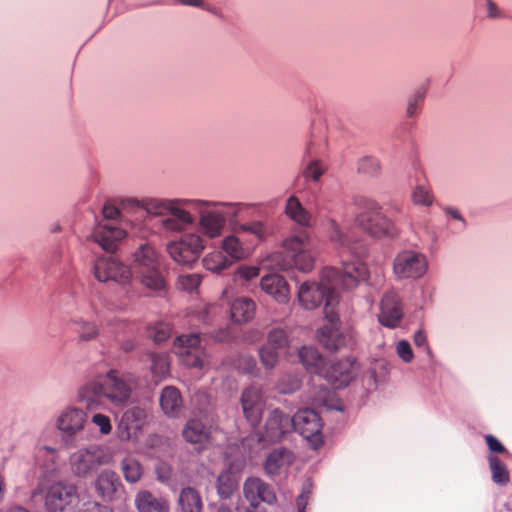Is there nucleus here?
Listing matches in <instances>:
<instances>
[{
	"label": "nucleus",
	"instance_id": "f257e3e1",
	"mask_svg": "<svg viewBox=\"0 0 512 512\" xmlns=\"http://www.w3.org/2000/svg\"><path fill=\"white\" fill-rule=\"evenodd\" d=\"M183 201L187 203L180 207L190 218L179 223L178 229L165 231L180 234L196 226L197 232L186 233L179 239L168 242L166 251L177 265L192 267L207 247V240L219 239L224 234L226 218L236 220L247 206L200 198H184Z\"/></svg>",
	"mask_w": 512,
	"mask_h": 512
},
{
	"label": "nucleus",
	"instance_id": "f03ea898",
	"mask_svg": "<svg viewBox=\"0 0 512 512\" xmlns=\"http://www.w3.org/2000/svg\"><path fill=\"white\" fill-rule=\"evenodd\" d=\"M342 271L336 268H325L320 280L306 281L298 289V302L305 310H314L324 303L325 319H333L334 311L339 303L336 292L338 287L352 289L368 276V270L360 261L342 262Z\"/></svg>",
	"mask_w": 512,
	"mask_h": 512
},
{
	"label": "nucleus",
	"instance_id": "7ed1b4c3",
	"mask_svg": "<svg viewBox=\"0 0 512 512\" xmlns=\"http://www.w3.org/2000/svg\"><path fill=\"white\" fill-rule=\"evenodd\" d=\"M299 358L305 369L317 375L312 379L310 395L315 406L334 408V393L324 386L323 380L335 388H341L350 383L358 373V365L350 358L332 364L324 369V359L313 347H303L299 350Z\"/></svg>",
	"mask_w": 512,
	"mask_h": 512
},
{
	"label": "nucleus",
	"instance_id": "20e7f679",
	"mask_svg": "<svg viewBox=\"0 0 512 512\" xmlns=\"http://www.w3.org/2000/svg\"><path fill=\"white\" fill-rule=\"evenodd\" d=\"M35 459L39 465L43 482L41 491L44 493V506L49 512H63L77 497V487L65 481H54L49 479L59 475L60 469L57 465L59 453L55 447L37 445Z\"/></svg>",
	"mask_w": 512,
	"mask_h": 512
},
{
	"label": "nucleus",
	"instance_id": "39448f33",
	"mask_svg": "<svg viewBox=\"0 0 512 512\" xmlns=\"http://www.w3.org/2000/svg\"><path fill=\"white\" fill-rule=\"evenodd\" d=\"M133 378L131 375H120L110 370L105 375H98L81 385L77 392V400L87 409H95L103 397L116 407L124 406L131 398Z\"/></svg>",
	"mask_w": 512,
	"mask_h": 512
},
{
	"label": "nucleus",
	"instance_id": "423d86ee",
	"mask_svg": "<svg viewBox=\"0 0 512 512\" xmlns=\"http://www.w3.org/2000/svg\"><path fill=\"white\" fill-rule=\"evenodd\" d=\"M282 246L284 253H272L263 260L265 268L287 270L295 267L303 273L313 270L316 259L315 245L306 230L292 232L284 239Z\"/></svg>",
	"mask_w": 512,
	"mask_h": 512
},
{
	"label": "nucleus",
	"instance_id": "0eeeda50",
	"mask_svg": "<svg viewBox=\"0 0 512 512\" xmlns=\"http://www.w3.org/2000/svg\"><path fill=\"white\" fill-rule=\"evenodd\" d=\"M183 199L147 197L140 200L135 197H125L118 201L122 213L133 214L143 209L149 216L159 218V225L163 230H176L179 228V223L190 218L180 207L186 203Z\"/></svg>",
	"mask_w": 512,
	"mask_h": 512
},
{
	"label": "nucleus",
	"instance_id": "6e6552de",
	"mask_svg": "<svg viewBox=\"0 0 512 512\" xmlns=\"http://www.w3.org/2000/svg\"><path fill=\"white\" fill-rule=\"evenodd\" d=\"M130 270L144 287L154 291L164 289L158 254L149 244H142L135 250Z\"/></svg>",
	"mask_w": 512,
	"mask_h": 512
},
{
	"label": "nucleus",
	"instance_id": "1a4fd4ad",
	"mask_svg": "<svg viewBox=\"0 0 512 512\" xmlns=\"http://www.w3.org/2000/svg\"><path fill=\"white\" fill-rule=\"evenodd\" d=\"M106 450L97 444L83 446L72 452L68 458L71 474L80 479L92 476L101 466L110 462Z\"/></svg>",
	"mask_w": 512,
	"mask_h": 512
},
{
	"label": "nucleus",
	"instance_id": "9d476101",
	"mask_svg": "<svg viewBox=\"0 0 512 512\" xmlns=\"http://www.w3.org/2000/svg\"><path fill=\"white\" fill-rule=\"evenodd\" d=\"M356 222L362 230L376 238L396 234L394 224L381 212L379 204L372 200L364 202V210L357 216Z\"/></svg>",
	"mask_w": 512,
	"mask_h": 512
},
{
	"label": "nucleus",
	"instance_id": "9b49d317",
	"mask_svg": "<svg viewBox=\"0 0 512 512\" xmlns=\"http://www.w3.org/2000/svg\"><path fill=\"white\" fill-rule=\"evenodd\" d=\"M148 418L149 411L143 405H134L124 410L116 427L118 439L121 442L136 443Z\"/></svg>",
	"mask_w": 512,
	"mask_h": 512
},
{
	"label": "nucleus",
	"instance_id": "f8f14e48",
	"mask_svg": "<svg viewBox=\"0 0 512 512\" xmlns=\"http://www.w3.org/2000/svg\"><path fill=\"white\" fill-rule=\"evenodd\" d=\"M428 265L425 254L414 250H404L394 258L393 272L398 279L417 280L427 273Z\"/></svg>",
	"mask_w": 512,
	"mask_h": 512
},
{
	"label": "nucleus",
	"instance_id": "ddd939ff",
	"mask_svg": "<svg viewBox=\"0 0 512 512\" xmlns=\"http://www.w3.org/2000/svg\"><path fill=\"white\" fill-rule=\"evenodd\" d=\"M174 347L186 367L197 369H204L206 367L207 354L200 346V336L198 334L177 337Z\"/></svg>",
	"mask_w": 512,
	"mask_h": 512
},
{
	"label": "nucleus",
	"instance_id": "4468645a",
	"mask_svg": "<svg viewBox=\"0 0 512 512\" xmlns=\"http://www.w3.org/2000/svg\"><path fill=\"white\" fill-rule=\"evenodd\" d=\"M87 423L86 412L79 407L66 406L58 414L55 427L64 441L73 440L80 434Z\"/></svg>",
	"mask_w": 512,
	"mask_h": 512
},
{
	"label": "nucleus",
	"instance_id": "2eb2a0df",
	"mask_svg": "<svg viewBox=\"0 0 512 512\" xmlns=\"http://www.w3.org/2000/svg\"><path fill=\"white\" fill-rule=\"evenodd\" d=\"M288 346V337L281 328H273L269 331L267 341L258 350L261 365L265 370L274 369L280 359V354Z\"/></svg>",
	"mask_w": 512,
	"mask_h": 512
},
{
	"label": "nucleus",
	"instance_id": "dca6fc26",
	"mask_svg": "<svg viewBox=\"0 0 512 512\" xmlns=\"http://www.w3.org/2000/svg\"><path fill=\"white\" fill-rule=\"evenodd\" d=\"M94 275L100 282L112 281L119 284L127 283L132 276L129 267L114 257H102L94 264Z\"/></svg>",
	"mask_w": 512,
	"mask_h": 512
},
{
	"label": "nucleus",
	"instance_id": "f3484780",
	"mask_svg": "<svg viewBox=\"0 0 512 512\" xmlns=\"http://www.w3.org/2000/svg\"><path fill=\"white\" fill-rule=\"evenodd\" d=\"M243 415L251 426H257L265 409V398L259 386L245 388L240 397Z\"/></svg>",
	"mask_w": 512,
	"mask_h": 512
},
{
	"label": "nucleus",
	"instance_id": "a211bd4d",
	"mask_svg": "<svg viewBox=\"0 0 512 512\" xmlns=\"http://www.w3.org/2000/svg\"><path fill=\"white\" fill-rule=\"evenodd\" d=\"M403 315V305L398 294L393 290L385 292L379 303L377 314L379 323L387 328L394 329L400 325Z\"/></svg>",
	"mask_w": 512,
	"mask_h": 512
},
{
	"label": "nucleus",
	"instance_id": "6ab92c4d",
	"mask_svg": "<svg viewBox=\"0 0 512 512\" xmlns=\"http://www.w3.org/2000/svg\"><path fill=\"white\" fill-rule=\"evenodd\" d=\"M293 429L297 430L304 438L311 441L314 446L321 443V421L318 414L309 408L299 410L293 418Z\"/></svg>",
	"mask_w": 512,
	"mask_h": 512
},
{
	"label": "nucleus",
	"instance_id": "aec40b11",
	"mask_svg": "<svg viewBox=\"0 0 512 512\" xmlns=\"http://www.w3.org/2000/svg\"><path fill=\"white\" fill-rule=\"evenodd\" d=\"M219 248H221L226 257L234 265L237 262L247 260L253 252V244L237 231L230 232L221 236Z\"/></svg>",
	"mask_w": 512,
	"mask_h": 512
},
{
	"label": "nucleus",
	"instance_id": "412c9836",
	"mask_svg": "<svg viewBox=\"0 0 512 512\" xmlns=\"http://www.w3.org/2000/svg\"><path fill=\"white\" fill-rule=\"evenodd\" d=\"M292 430L293 421L291 418L278 408H275L268 414L265 431L260 440L265 443L278 442Z\"/></svg>",
	"mask_w": 512,
	"mask_h": 512
},
{
	"label": "nucleus",
	"instance_id": "4be33fe9",
	"mask_svg": "<svg viewBox=\"0 0 512 512\" xmlns=\"http://www.w3.org/2000/svg\"><path fill=\"white\" fill-rule=\"evenodd\" d=\"M243 493L252 508L257 507L260 502L270 505L276 502V496L272 488L257 477H250L245 480Z\"/></svg>",
	"mask_w": 512,
	"mask_h": 512
},
{
	"label": "nucleus",
	"instance_id": "5701e85b",
	"mask_svg": "<svg viewBox=\"0 0 512 512\" xmlns=\"http://www.w3.org/2000/svg\"><path fill=\"white\" fill-rule=\"evenodd\" d=\"M126 230L109 223H99L93 230V240L105 251L114 252L126 237Z\"/></svg>",
	"mask_w": 512,
	"mask_h": 512
},
{
	"label": "nucleus",
	"instance_id": "b1692460",
	"mask_svg": "<svg viewBox=\"0 0 512 512\" xmlns=\"http://www.w3.org/2000/svg\"><path fill=\"white\" fill-rule=\"evenodd\" d=\"M94 489L103 500L112 501L123 490V485L115 471L104 469L94 480Z\"/></svg>",
	"mask_w": 512,
	"mask_h": 512
},
{
	"label": "nucleus",
	"instance_id": "393cba45",
	"mask_svg": "<svg viewBox=\"0 0 512 512\" xmlns=\"http://www.w3.org/2000/svg\"><path fill=\"white\" fill-rule=\"evenodd\" d=\"M218 203H227V204H241L247 206V208L242 211L236 220H231L229 217L226 218V224L229 222L231 225L235 227V231H237L241 236L244 233H249L256 237L258 240H262L266 235L265 225L261 221H252L248 223H240V218L248 215L250 210L253 209L254 204L244 203V202H227V201H217Z\"/></svg>",
	"mask_w": 512,
	"mask_h": 512
},
{
	"label": "nucleus",
	"instance_id": "a878e982",
	"mask_svg": "<svg viewBox=\"0 0 512 512\" xmlns=\"http://www.w3.org/2000/svg\"><path fill=\"white\" fill-rule=\"evenodd\" d=\"M261 289L278 303L289 300V287L287 281L278 274H268L262 277Z\"/></svg>",
	"mask_w": 512,
	"mask_h": 512
},
{
	"label": "nucleus",
	"instance_id": "bb28decb",
	"mask_svg": "<svg viewBox=\"0 0 512 512\" xmlns=\"http://www.w3.org/2000/svg\"><path fill=\"white\" fill-rule=\"evenodd\" d=\"M327 324L319 331L320 343L329 350H337L344 345V338L339 330V317L337 310L334 311L333 319H326Z\"/></svg>",
	"mask_w": 512,
	"mask_h": 512
},
{
	"label": "nucleus",
	"instance_id": "cd10ccee",
	"mask_svg": "<svg viewBox=\"0 0 512 512\" xmlns=\"http://www.w3.org/2000/svg\"><path fill=\"white\" fill-rule=\"evenodd\" d=\"M134 505L138 512H169V502L156 497L148 490H140L135 495Z\"/></svg>",
	"mask_w": 512,
	"mask_h": 512
},
{
	"label": "nucleus",
	"instance_id": "c85d7f7f",
	"mask_svg": "<svg viewBox=\"0 0 512 512\" xmlns=\"http://www.w3.org/2000/svg\"><path fill=\"white\" fill-rule=\"evenodd\" d=\"M327 225L330 240L339 253L351 255L359 254L357 246L350 242L349 237L343 232L336 220L332 218L328 219Z\"/></svg>",
	"mask_w": 512,
	"mask_h": 512
},
{
	"label": "nucleus",
	"instance_id": "c756f323",
	"mask_svg": "<svg viewBox=\"0 0 512 512\" xmlns=\"http://www.w3.org/2000/svg\"><path fill=\"white\" fill-rule=\"evenodd\" d=\"M182 435L187 442L198 445L201 449L210 441L211 432L201 421L190 419L185 424Z\"/></svg>",
	"mask_w": 512,
	"mask_h": 512
},
{
	"label": "nucleus",
	"instance_id": "7c9ffc66",
	"mask_svg": "<svg viewBox=\"0 0 512 512\" xmlns=\"http://www.w3.org/2000/svg\"><path fill=\"white\" fill-rule=\"evenodd\" d=\"M159 402L166 416L176 417L181 411L182 397L179 390L174 386H166L162 389Z\"/></svg>",
	"mask_w": 512,
	"mask_h": 512
},
{
	"label": "nucleus",
	"instance_id": "2f4dec72",
	"mask_svg": "<svg viewBox=\"0 0 512 512\" xmlns=\"http://www.w3.org/2000/svg\"><path fill=\"white\" fill-rule=\"evenodd\" d=\"M256 311L255 302L248 297L236 298L230 307L231 319L235 323H247L253 319Z\"/></svg>",
	"mask_w": 512,
	"mask_h": 512
},
{
	"label": "nucleus",
	"instance_id": "473e14b6",
	"mask_svg": "<svg viewBox=\"0 0 512 512\" xmlns=\"http://www.w3.org/2000/svg\"><path fill=\"white\" fill-rule=\"evenodd\" d=\"M285 213L292 221H294L298 225L302 227L310 226L311 215L303 207V205L296 196L292 195L287 199Z\"/></svg>",
	"mask_w": 512,
	"mask_h": 512
},
{
	"label": "nucleus",
	"instance_id": "72a5a7b5",
	"mask_svg": "<svg viewBox=\"0 0 512 512\" xmlns=\"http://www.w3.org/2000/svg\"><path fill=\"white\" fill-rule=\"evenodd\" d=\"M182 512H202L203 502L199 492L192 487L183 488L178 497Z\"/></svg>",
	"mask_w": 512,
	"mask_h": 512
},
{
	"label": "nucleus",
	"instance_id": "f704fd0d",
	"mask_svg": "<svg viewBox=\"0 0 512 512\" xmlns=\"http://www.w3.org/2000/svg\"><path fill=\"white\" fill-rule=\"evenodd\" d=\"M202 264L206 270L217 274L233 266L221 248L206 254L202 259Z\"/></svg>",
	"mask_w": 512,
	"mask_h": 512
},
{
	"label": "nucleus",
	"instance_id": "c9c22d12",
	"mask_svg": "<svg viewBox=\"0 0 512 512\" xmlns=\"http://www.w3.org/2000/svg\"><path fill=\"white\" fill-rule=\"evenodd\" d=\"M293 461L292 453L284 448L273 451L267 458L265 470L268 474L278 473L282 468L289 466Z\"/></svg>",
	"mask_w": 512,
	"mask_h": 512
},
{
	"label": "nucleus",
	"instance_id": "e433bc0d",
	"mask_svg": "<svg viewBox=\"0 0 512 512\" xmlns=\"http://www.w3.org/2000/svg\"><path fill=\"white\" fill-rule=\"evenodd\" d=\"M121 471L125 480L129 483L138 482L143 474V469L138 460L125 457L121 462Z\"/></svg>",
	"mask_w": 512,
	"mask_h": 512
},
{
	"label": "nucleus",
	"instance_id": "4c0bfd02",
	"mask_svg": "<svg viewBox=\"0 0 512 512\" xmlns=\"http://www.w3.org/2000/svg\"><path fill=\"white\" fill-rule=\"evenodd\" d=\"M238 482L236 477L229 471L222 472L217 479V492L222 499L229 498L235 489Z\"/></svg>",
	"mask_w": 512,
	"mask_h": 512
},
{
	"label": "nucleus",
	"instance_id": "58836bf2",
	"mask_svg": "<svg viewBox=\"0 0 512 512\" xmlns=\"http://www.w3.org/2000/svg\"><path fill=\"white\" fill-rule=\"evenodd\" d=\"M150 371L157 381L162 380L169 374L170 361L165 354H151Z\"/></svg>",
	"mask_w": 512,
	"mask_h": 512
},
{
	"label": "nucleus",
	"instance_id": "ea45409f",
	"mask_svg": "<svg viewBox=\"0 0 512 512\" xmlns=\"http://www.w3.org/2000/svg\"><path fill=\"white\" fill-rule=\"evenodd\" d=\"M488 461L493 482L498 485H506L509 482V472L505 464L496 456H489Z\"/></svg>",
	"mask_w": 512,
	"mask_h": 512
},
{
	"label": "nucleus",
	"instance_id": "a19ab883",
	"mask_svg": "<svg viewBox=\"0 0 512 512\" xmlns=\"http://www.w3.org/2000/svg\"><path fill=\"white\" fill-rule=\"evenodd\" d=\"M73 323L79 326L77 330L79 341L88 342L95 340L98 337L99 328L95 323L85 321L83 319H75L73 320Z\"/></svg>",
	"mask_w": 512,
	"mask_h": 512
},
{
	"label": "nucleus",
	"instance_id": "79ce46f5",
	"mask_svg": "<svg viewBox=\"0 0 512 512\" xmlns=\"http://www.w3.org/2000/svg\"><path fill=\"white\" fill-rule=\"evenodd\" d=\"M357 171L369 177H376L381 172L380 161L373 156H364L357 163Z\"/></svg>",
	"mask_w": 512,
	"mask_h": 512
},
{
	"label": "nucleus",
	"instance_id": "37998d69",
	"mask_svg": "<svg viewBox=\"0 0 512 512\" xmlns=\"http://www.w3.org/2000/svg\"><path fill=\"white\" fill-rule=\"evenodd\" d=\"M301 379L297 375L285 374L278 383L277 390L282 394H290L297 391L301 387Z\"/></svg>",
	"mask_w": 512,
	"mask_h": 512
},
{
	"label": "nucleus",
	"instance_id": "c03bdc74",
	"mask_svg": "<svg viewBox=\"0 0 512 512\" xmlns=\"http://www.w3.org/2000/svg\"><path fill=\"white\" fill-rule=\"evenodd\" d=\"M201 280V275L198 273H183L178 276L177 285L183 291L192 292L198 288Z\"/></svg>",
	"mask_w": 512,
	"mask_h": 512
},
{
	"label": "nucleus",
	"instance_id": "a18cd8bd",
	"mask_svg": "<svg viewBox=\"0 0 512 512\" xmlns=\"http://www.w3.org/2000/svg\"><path fill=\"white\" fill-rule=\"evenodd\" d=\"M411 198L415 205L429 207L433 203V195L425 185H417L412 192Z\"/></svg>",
	"mask_w": 512,
	"mask_h": 512
},
{
	"label": "nucleus",
	"instance_id": "49530a36",
	"mask_svg": "<svg viewBox=\"0 0 512 512\" xmlns=\"http://www.w3.org/2000/svg\"><path fill=\"white\" fill-rule=\"evenodd\" d=\"M171 335V329L166 323H157L149 329V337L155 343H162L166 341Z\"/></svg>",
	"mask_w": 512,
	"mask_h": 512
},
{
	"label": "nucleus",
	"instance_id": "de8ad7c7",
	"mask_svg": "<svg viewBox=\"0 0 512 512\" xmlns=\"http://www.w3.org/2000/svg\"><path fill=\"white\" fill-rule=\"evenodd\" d=\"M91 422L102 435H108L112 431L111 420L107 415L96 413L92 416Z\"/></svg>",
	"mask_w": 512,
	"mask_h": 512
},
{
	"label": "nucleus",
	"instance_id": "09e8293b",
	"mask_svg": "<svg viewBox=\"0 0 512 512\" xmlns=\"http://www.w3.org/2000/svg\"><path fill=\"white\" fill-rule=\"evenodd\" d=\"M313 489V483L310 479L304 481L302 485V492L297 497V509L298 512H305V508L311 498Z\"/></svg>",
	"mask_w": 512,
	"mask_h": 512
},
{
	"label": "nucleus",
	"instance_id": "8fccbe9b",
	"mask_svg": "<svg viewBox=\"0 0 512 512\" xmlns=\"http://www.w3.org/2000/svg\"><path fill=\"white\" fill-rule=\"evenodd\" d=\"M326 168L318 161L310 162L303 171V176L306 179H311L314 182L319 181L320 177L324 174Z\"/></svg>",
	"mask_w": 512,
	"mask_h": 512
},
{
	"label": "nucleus",
	"instance_id": "3c124183",
	"mask_svg": "<svg viewBox=\"0 0 512 512\" xmlns=\"http://www.w3.org/2000/svg\"><path fill=\"white\" fill-rule=\"evenodd\" d=\"M395 350L398 357L405 363H410L414 358V353L412 351L411 345L406 340L398 341L396 343Z\"/></svg>",
	"mask_w": 512,
	"mask_h": 512
},
{
	"label": "nucleus",
	"instance_id": "603ef678",
	"mask_svg": "<svg viewBox=\"0 0 512 512\" xmlns=\"http://www.w3.org/2000/svg\"><path fill=\"white\" fill-rule=\"evenodd\" d=\"M423 98L424 93L421 91L415 92L413 96L409 98L406 108V115L408 117H414L418 113Z\"/></svg>",
	"mask_w": 512,
	"mask_h": 512
},
{
	"label": "nucleus",
	"instance_id": "864d4df0",
	"mask_svg": "<svg viewBox=\"0 0 512 512\" xmlns=\"http://www.w3.org/2000/svg\"><path fill=\"white\" fill-rule=\"evenodd\" d=\"M237 368L244 373H254L257 370V363L254 357L242 355L237 361Z\"/></svg>",
	"mask_w": 512,
	"mask_h": 512
},
{
	"label": "nucleus",
	"instance_id": "5fc2aeb1",
	"mask_svg": "<svg viewBox=\"0 0 512 512\" xmlns=\"http://www.w3.org/2000/svg\"><path fill=\"white\" fill-rule=\"evenodd\" d=\"M259 274V268L257 266H246V265H243V266H240L236 271H235V280H238V279H243V280H250L254 277H257Z\"/></svg>",
	"mask_w": 512,
	"mask_h": 512
},
{
	"label": "nucleus",
	"instance_id": "6e6d98bb",
	"mask_svg": "<svg viewBox=\"0 0 512 512\" xmlns=\"http://www.w3.org/2000/svg\"><path fill=\"white\" fill-rule=\"evenodd\" d=\"M102 212L104 218L107 220H116L121 218L122 212L119 205V201L117 202V204L106 203L103 206Z\"/></svg>",
	"mask_w": 512,
	"mask_h": 512
},
{
	"label": "nucleus",
	"instance_id": "4d7b16f0",
	"mask_svg": "<svg viewBox=\"0 0 512 512\" xmlns=\"http://www.w3.org/2000/svg\"><path fill=\"white\" fill-rule=\"evenodd\" d=\"M157 478L161 482H167L172 475L171 468L166 463H160L156 467Z\"/></svg>",
	"mask_w": 512,
	"mask_h": 512
},
{
	"label": "nucleus",
	"instance_id": "13d9d810",
	"mask_svg": "<svg viewBox=\"0 0 512 512\" xmlns=\"http://www.w3.org/2000/svg\"><path fill=\"white\" fill-rule=\"evenodd\" d=\"M487 17L490 19L501 18L502 13L498 5L493 0H485Z\"/></svg>",
	"mask_w": 512,
	"mask_h": 512
},
{
	"label": "nucleus",
	"instance_id": "bf43d9fd",
	"mask_svg": "<svg viewBox=\"0 0 512 512\" xmlns=\"http://www.w3.org/2000/svg\"><path fill=\"white\" fill-rule=\"evenodd\" d=\"M486 444L488 448L493 452L503 453L505 452V447L492 435H487L485 437Z\"/></svg>",
	"mask_w": 512,
	"mask_h": 512
},
{
	"label": "nucleus",
	"instance_id": "052dcab7",
	"mask_svg": "<svg viewBox=\"0 0 512 512\" xmlns=\"http://www.w3.org/2000/svg\"><path fill=\"white\" fill-rule=\"evenodd\" d=\"M262 337V334L257 329H251L244 334V341L247 344H254L258 342Z\"/></svg>",
	"mask_w": 512,
	"mask_h": 512
},
{
	"label": "nucleus",
	"instance_id": "680f3d73",
	"mask_svg": "<svg viewBox=\"0 0 512 512\" xmlns=\"http://www.w3.org/2000/svg\"><path fill=\"white\" fill-rule=\"evenodd\" d=\"M413 341L417 347L425 346L427 344L426 334L422 330H418L414 334Z\"/></svg>",
	"mask_w": 512,
	"mask_h": 512
},
{
	"label": "nucleus",
	"instance_id": "e2e57ef3",
	"mask_svg": "<svg viewBox=\"0 0 512 512\" xmlns=\"http://www.w3.org/2000/svg\"><path fill=\"white\" fill-rule=\"evenodd\" d=\"M85 510L86 512H113L109 507L101 506L96 502L89 503Z\"/></svg>",
	"mask_w": 512,
	"mask_h": 512
},
{
	"label": "nucleus",
	"instance_id": "0e129e2a",
	"mask_svg": "<svg viewBox=\"0 0 512 512\" xmlns=\"http://www.w3.org/2000/svg\"><path fill=\"white\" fill-rule=\"evenodd\" d=\"M181 5L196 7V8H204L205 3L203 0H176Z\"/></svg>",
	"mask_w": 512,
	"mask_h": 512
},
{
	"label": "nucleus",
	"instance_id": "69168bd1",
	"mask_svg": "<svg viewBox=\"0 0 512 512\" xmlns=\"http://www.w3.org/2000/svg\"><path fill=\"white\" fill-rule=\"evenodd\" d=\"M445 214L455 220L462 222L463 225H465V221H464L463 217L460 215V213L458 212V210L451 208V207H447L445 209Z\"/></svg>",
	"mask_w": 512,
	"mask_h": 512
},
{
	"label": "nucleus",
	"instance_id": "338daca9",
	"mask_svg": "<svg viewBox=\"0 0 512 512\" xmlns=\"http://www.w3.org/2000/svg\"><path fill=\"white\" fill-rule=\"evenodd\" d=\"M229 337V331L227 329L220 330L216 335H214L215 340L217 341H225Z\"/></svg>",
	"mask_w": 512,
	"mask_h": 512
},
{
	"label": "nucleus",
	"instance_id": "774afa93",
	"mask_svg": "<svg viewBox=\"0 0 512 512\" xmlns=\"http://www.w3.org/2000/svg\"><path fill=\"white\" fill-rule=\"evenodd\" d=\"M1 512H29L22 506H10L1 510Z\"/></svg>",
	"mask_w": 512,
	"mask_h": 512
}]
</instances>
